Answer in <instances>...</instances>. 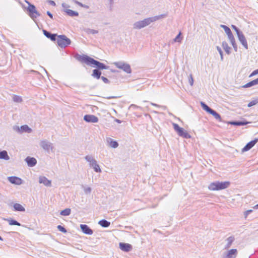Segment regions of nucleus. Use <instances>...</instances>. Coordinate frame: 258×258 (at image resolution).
<instances>
[{"label": "nucleus", "mask_w": 258, "mask_h": 258, "mask_svg": "<svg viewBox=\"0 0 258 258\" xmlns=\"http://www.w3.org/2000/svg\"><path fill=\"white\" fill-rule=\"evenodd\" d=\"M167 15L166 14L156 16L144 19L143 20L136 22L133 24V29H141L148 25L151 23L155 22L160 19L166 18Z\"/></svg>", "instance_id": "nucleus-1"}, {"label": "nucleus", "mask_w": 258, "mask_h": 258, "mask_svg": "<svg viewBox=\"0 0 258 258\" xmlns=\"http://www.w3.org/2000/svg\"><path fill=\"white\" fill-rule=\"evenodd\" d=\"M78 59L82 62L86 63L88 65H94L96 67L97 70L108 69L109 66H106L104 63L100 62L93 58H91L87 55H79Z\"/></svg>", "instance_id": "nucleus-2"}, {"label": "nucleus", "mask_w": 258, "mask_h": 258, "mask_svg": "<svg viewBox=\"0 0 258 258\" xmlns=\"http://www.w3.org/2000/svg\"><path fill=\"white\" fill-rule=\"evenodd\" d=\"M229 185L230 182L229 181H216L211 183L208 186V188L210 190H219L225 189L228 187Z\"/></svg>", "instance_id": "nucleus-3"}, {"label": "nucleus", "mask_w": 258, "mask_h": 258, "mask_svg": "<svg viewBox=\"0 0 258 258\" xmlns=\"http://www.w3.org/2000/svg\"><path fill=\"white\" fill-rule=\"evenodd\" d=\"M85 160L89 162V166L93 168L96 172L100 173L101 170L99 165L97 164L96 160L91 156L87 155L85 157Z\"/></svg>", "instance_id": "nucleus-4"}, {"label": "nucleus", "mask_w": 258, "mask_h": 258, "mask_svg": "<svg viewBox=\"0 0 258 258\" xmlns=\"http://www.w3.org/2000/svg\"><path fill=\"white\" fill-rule=\"evenodd\" d=\"M56 40L58 45L61 48H66L71 43V40L64 35H58Z\"/></svg>", "instance_id": "nucleus-5"}, {"label": "nucleus", "mask_w": 258, "mask_h": 258, "mask_svg": "<svg viewBox=\"0 0 258 258\" xmlns=\"http://www.w3.org/2000/svg\"><path fill=\"white\" fill-rule=\"evenodd\" d=\"M113 64L116 68L122 70L124 72L127 74H130L132 72V69L130 64L124 62L123 61L114 62Z\"/></svg>", "instance_id": "nucleus-6"}, {"label": "nucleus", "mask_w": 258, "mask_h": 258, "mask_svg": "<svg viewBox=\"0 0 258 258\" xmlns=\"http://www.w3.org/2000/svg\"><path fill=\"white\" fill-rule=\"evenodd\" d=\"M40 146L47 152H49L50 150L52 151L54 148L53 144L46 140L41 141Z\"/></svg>", "instance_id": "nucleus-7"}, {"label": "nucleus", "mask_w": 258, "mask_h": 258, "mask_svg": "<svg viewBox=\"0 0 258 258\" xmlns=\"http://www.w3.org/2000/svg\"><path fill=\"white\" fill-rule=\"evenodd\" d=\"M29 4L28 7L27 8L28 11L30 13V16L32 19L36 18L37 17L40 16V14L36 11V8L34 5L30 4L28 3Z\"/></svg>", "instance_id": "nucleus-8"}, {"label": "nucleus", "mask_w": 258, "mask_h": 258, "mask_svg": "<svg viewBox=\"0 0 258 258\" xmlns=\"http://www.w3.org/2000/svg\"><path fill=\"white\" fill-rule=\"evenodd\" d=\"M238 254L236 249H231L223 253L222 258H236Z\"/></svg>", "instance_id": "nucleus-9"}, {"label": "nucleus", "mask_w": 258, "mask_h": 258, "mask_svg": "<svg viewBox=\"0 0 258 258\" xmlns=\"http://www.w3.org/2000/svg\"><path fill=\"white\" fill-rule=\"evenodd\" d=\"M84 120L87 122L91 123H96L98 122V118L94 115L91 114H87L84 116Z\"/></svg>", "instance_id": "nucleus-10"}, {"label": "nucleus", "mask_w": 258, "mask_h": 258, "mask_svg": "<svg viewBox=\"0 0 258 258\" xmlns=\"http://www.w3.org/2000/svg\"><path fill=\"white\" fill-rule=\"evenodd\" d=\"M258 142V139H255L248 142L242 149V152H246L251 149Z\"/></svg>", "instance_id": "nucleus-11"}, {"label": "nucleus", "mask_w": 258, "mask_h": 258, "mask_svg": "<svg viewBox=\"0 0 258 258\" xmlns=\"http://www.w3.org/2000/svg\"><path fill=\"white\" fill-rule=\"evenodd\" d=\"M8 179L11 183L16 185H20L22 183V180L17 176H10L8 177Z\"/></svg>", "instance_id": "nucleus-12"}, {"label": "nucleus", "mask_w": 258, "mask_h": 258, "mask_svg": "<svg viewBox=\"0 0 258 258\" xmlns=\"http://www.w3.org/2000/svg\"><path fill=\"white\" fill-rule=\"evenodd\" d=\"M238 40L241 43V44L243 46V47L246 49H248V45L247 43V41L245 39V36H244L242 32L239 33L237 35Z\"/></svg>", "instance_id": "nucleus-13"}, {"label": "nucleus", "mask_w": 258, "mask_h": 258, "mask_svg": "<svg viewBox=\"0 0 258 258\" xmlns=\"http://www.w3.org/2000/svg\"><path fill=\"white\" fill-rule=\"evenodd\" d=\"M80 228L82 232L88 235H92L93 233V230L86 224H81Z\"/></svg>", "instance_id": "nucleus-14"}, {"label": "nucleus", "mask_w": 258, "mask_h": 258, "mask_svg": "<svg viewBox=\"0 0 258 258\" xmlns=\"http://www.w3.org/2000/svg\"><path fill=\"white\" fill-rule=\"evenodd\" d=\"M43 34L48 38L50 39L51 41H55L56 37L58 35L57 34H52L46 30H43Z\"/></svg>", "instance_id": "nucleus-15"}, {"label": "nucleus", "mask_w": 258, "mask_h": 258, "mask_svg": "<svg viewBox=\"0 0 258 258\" xmlns=\"http://www.w3.org/2000/svg\"><path fill=\"white\" fill-rule=\"evenodd\" d=\"M39 182L40 183H42L44 185L50 187L51 185V180L48 179L45 176H40L39 177Z\"/></svg>", "instance_id": "nucleus-16"}, {"label": "nucleus", "mask_w": 258, "mask_h": 258, "mask_svg": "<svg viewBox=\"0 0 258 258\" xmlns=\"http://www.w3.org/2000/svg\"><path fill=\"white\" fill-rule=\"evenodd\" d=\"M119 248L124 251L128 252L132 250V246L128 243L120 242L119 243Z\"/></svg>", "instance_id": "nucleus-17"}, {"label": "nucleus", "mask_w": 258, "mask_h": 258, "mask_svg": "<svg viewBox=\"0 0 258 258\" xmlns=\"http://www.w3.org/2000/svg\"><path fill=\"white\" fill-rule=\"evenodd\" d=\"M25 160L29 167H33L37 163L36 159L33 157H27Z\"/></svg>", "instance_id": "nucleus-18"}, {"label": "nucleus", "mask_w": 258, "mask_h": 258, "mask_svg": "<svg viewBox=\"0 0 258 258\" xmlns=\"http://www.w3.org/2000/svg\"><path fill=\"white\" fill-rule=\"evenodd\" d=\"M177 133L178 136L185 139H190L191 138L190 135L183 128H181Z\"/></svg>", "instance_id": "nucleus-19"}, {"label": "nucleus", "mask_w": 258, "mask_h": 258, "mask_svg": "<svg viewBox=\"0 0 258 258\" xmlns=\"http://www.w3.org/2000/svg\"><path fill=\"white\" fill-rule=\"evenodd\" d=\"M228 37L232 45L233 46L234 50L235 51H237V45H236V43L235 42V38L232 34V33H231L230 34L228 35Z\"/></svg>", "instance_id": "nucleus-20"}, {"label": "nucleus", "mask_w": 258, "mask_h": 258, "mask_svg": "<svg viewBox=\"0 0 258 258\" xmlns=\"http://www.w3.org/2000/svg\"><path fill=\"white\" fill-rule=\"evenodd\" d=\"M228 37L232 45L233 46L234 50L235 51H237V45H236V43L235 42V38L232 34V33H231L230 34L228 35Z\"/></svg>", "instance_id": "nucleus-21"}, {"label": "nucleus", "mask_w": 258, "mask_h": 258, "mask_svg": "<svg viewBox=\"0 0 258 258\" xmlns=\"http://www.w3.org/2000/svg\"><path fill=\"white\" fill-rule=\"evenodd\" d=\"M228 37L232 45L233 46L234 50L235 51H237V45H236V43L235 42V38L232 34V33H231L230 34L228 35Z\"/></svg>", "instance_id": "nucleus-22"}, {"label": "nucleus", "mask_w": 258, "mask_h": 258, "mask_svg": "<svg viewBox=\"0 0 258 258\" xmlns=\"http://www.w3.org/2000/svg\"><path fill=\"white\" fill-rule=\"evenodd\" d=\"M228 37L232 45L233 46L234 50L235 51H237V45H236V43L235 42V38L232 34V33H231L230 34L228 35Z\"/></svg>", "instance_id": "nucleus-23"}, {"label": "nucleus", "mask_w": 258, "mask_h": 258, "mask_svg": "<svg viewBox=\"0 0 258 258\" xmlns=\"http://www.w3.org/2000/svg\"><path fill=\"white\" fill-rule=\"evenodd\" d=\"M228 37L232 45L233 46L234 50L235 51H237V45H236V43L235 42V38L232 34V33H231L230 34L228 35Z\"/></svg>", "instance_id": "nucleus-24"}, {"label": "nucleus", "mask_w": 258, "mask_h": 258, "mask_svg": "<svg viewBox=\"0 0 258 258\" xmlns=\"http://www.w3.org/2000/svg\"><path fill=\"white\" fill-rule=\"evenodd\" d=\"M17 130L19 132L23 133V132H27L30 133L32 130L27 125H22L20 128L18 126L17 127Z\"/></svg>", "instance_id": "nucleus-25"}, {"label": "nucleus", "mask_w": 258, "mask_h": 258, "mask_svg": "<svg viewBox=\"0 0 258 258\" xmlns=\"http://www.w3.org/2000/svg\"><path fill=\"white\" fill-rule=\"evenodd\" d=\"M107 142L109 146L112 148H116L118 146V143L116 141H114L110 138H108L107 139Z\"/></svg>", "instance_id": "nucleus-26"}, {"label": "nucleus", "mask_w": 258, "mask_h": 258, "mask_svg": "<svg viewBox=\"0 0 258 258\" xmlns=\"http://www.w3.org/2000/svg\"><path fill=\"white\" fill-rule=\"evenodd\" d=\"M250 123V122H248L246 121H233L230 122V124L234 125L236 126H241L246 125L248 123Z\"/></svg>", "instance_id": "nucleus-27"}, {"label": "nucleus", "mask_w": 258, "mask_h": 258, "mask_svg": "<svg viewBox=\"0 0 258 258\" xmlns=\"http://www.w3.org/2000/svg\"><path fill=\"white\" fill-rule=\"evenodd\" d=\"M234 240H235V238L233 236H231L228 237L226 239V241L227 242L225 245V249L229 248L231 246L232 243L234 241Z\"/></svg>", "instance_id": "nucleus-28"}, {"label": "nucleus", "mask_w": 258, "mask_h": 258, "mask_svg": "<svg viewBox=\"0 0 258 258\" xmlns=\"http://www.w3.org/2000/svg\"><path fill=\"white\" fill-rule=\"evenodd\" d=\"M14 211L19 212H25V209L21 204L16 203L13 206Z\"/></svg>", "instance_id": "nucleus-29"}, {"label": "nucleus", "mask_w": 258, "mask_h": 258, "mask_svg": "<svg viewBox=\"0 0 258 258\" xmlns=\"http://www.w3.org/2000/svg\"><path fill=\"white\" fill-rule=\"evenodd\" d=\"M0 159H4L6 160H9L10 159V157L6 151L3 150L0 151Z\"/></svg>", "instance_id": "nucleus-30"}, {"label": "nucleus", "mask_w": 258, "mask_h": 258, "mask_svg": "<svg viewBox=\"0 0 258 258\" xmlns=\"http://www.w3.org/2000/svg\"><path fill=\"white\" fill-rule=\"evenodd\" d=\"M101 72L100 70L97 69H95L93 70V73L92 74V76L97 79H99L101 78Z\"/></svg>", "instance_id": "nucleus-31"}, {"label": "nucleus", "mask_w": 258, "mask_h": 258, "mask_svg": "<svg viewBox=\"0 0 258 258\" xmlns=\"http://www.w3.org/2000/svg\"><path fill=\"white\" fill-rule=\"evenodd\" d=\"M222 47L226 53L228 54H229L230 52L231 48L228 46V43L226 41H223L222 42Z\"/></svg>", "instance_id": "nucleus-32"}, {"label": "nucleus", "mask_w": 258, "mask_h": 258, "mask_svg": "<svg viewBox=\"0 0 258 258\" xmlns=\"http://www.w3.org/2000/svg\"><path fill=\"white\" fill-rule=\"evenodd\" d=\"M98 224L102 227L106 228L110 226V222L106 220L103 219L99 221Z\"/></svg>", "instance_id": "nucleus-33"}, {"label": "nucleus", "mask_w": 258, "mask_h": 258, "mask_svg": "<svg viewBox=\"0 0 258 258\" xmlns=\"http://www.w3.org/2000/svg\"><path fill=\"white\" fill-rule=\"evenodd\" d=\"M81 187L83 189L85 195H89L92 191V188L86 185L82 184Z\"/></svg>", "instance_id": "nucleus-34"}, {"label": "nucleus", "mask_w": 258, "mask_h": 258, "mask_svg": "<svg viewBox=\"0 0 258 258\" xmlns=\"http://www.w3.org/2000/svg\"><path fill=\"white\" fill-rule=\"evenodd\" d=\"M66 13L71 17L78 16L79 13L77 12L74 11L72 10L66 9L65 10Z\"/></svg>", "instance_id": "nucleus-35"}, {"label": "nucleus", "mask_w": 258, "mask_h": 258, "mask_svg": "<svg viewBox=\"0 0 258 258\" xmlns=\"http://www.w3.org/2000/svg\"><path fill=\"white\" fill-rule=\"evenodd\" d=\"M209 113L213 115V116H214L216 119L218 120L219 121H221V117L220 115L216 111L212 109Z\"/></svg>", "instance_id": "nucleus-36"}, {"label": "nucleus", "mask_w": 258, "mask_h": 258, "mask_svg": "<svg viewBox=\"0 0 258 258\" xmlns=\"http://www.w3.org/2000/svg\"><path fill=\"white\" fill-rule=\"evenodd\" d=\"M201 105L203 109L209 113L210 112V111L212 110V108H211L210 107H209L206 103H205L204 102H201Z\"/></svg>", "instance_id": "nucleus-37"}, {"label": "nucleus", "mask_w": 258, "mask_h": 258, "mask_svg": "<svg viewBox=\"0 0 258 258\" xmlns=\"http://www.w3.org/2000/svg\"><path fill=\"white\" fill-rule=\"evenodd\" d=\"M71 210L70 208H67L60 212V215L62 216H67L71 214Z\"/></svg>", "instance_id": "nucleus-38"}, {"label": "nucleus", "mask_w": 258, "mask_h": 258, "mask_svg": "<svg viewBox=\"0 0 258 258\" xmlns=\"http://www.w3.org/2000/svg\"><path fill=\"white\" fill-rule=\"evenodd\" d=\"M7 221H8L9 224L10 225H17L19 226H21V224L15 220L10 219H8Z\"/></svg>", "instance_id": "nucleus-39"}, {"label": "nucleus", "mask_w": 258, "mask_h": 258, "mask_svg": "<svg viewBox=\"0 0 258 258\" xmlns=\"http://www.w3.org/2000/svg\"><path fill=\"white\" fill-rule=\"evenodd\" d=\"M84 31L88 34H97L98 33V30L91 29L90 28L84 29Z\"/></svg>", "instance_id": "nucleus-40"}, {"label": "nucleus", "mask_w": 258, "mask_h": 258, "mask_svg": "<svg viewBox=\"0 0 258 258\" xmlns=\"http://www.w3.org/2000/svg\"><path fill=\"white\" fill-rule=\"evenodd\" d=\"M220 27L224 30L225 33H226V34L227 35L232 33L231 30L227 26L224 25H221Z\"/></svg>", "instance_id": "nucleus-41"}, {"label": "nucleus", "mask_w": 258, "mask_h": 258, "mask_svg": "<svg viewBox=\"0 0 258 258\" xmlns=\"http://www.w3.org/2000/svg\"><path fill=\"white\" fill-rule=\"evenodd\" d=\"M13 100L15 102H17V103H20V102H22V98L20 96L16 95H13Z\"/></svg>", "instance_id": "nucleus-42"}, {"label": "nucleus", "mask_w": 258, "mask_h": 258, "mask_svg": "<svg viewBox=\"0 0 258 258\" xmlns=\"http://www.w3.org/2000/svg\"><path fill=\"white\" fill-rule=\"evenodd\" d=\"M258 103V100H252L251 101H250L247 105V106L248 107H252V106L256 104L257 103Z\"/></svg>", "instance_id": "nucleus-43"}, {"label": "nucleus", "mask_w": 258, "mask_h": 258, "mask_svg": "<svg viewBox=\"0 0 258 258\" xmlns=\"http://www.w3.org/2000/svg\"><path fill=\"white\" fill-rule=\"evenodd\" d=\"M57 228L59 231H60L63 233H65L67 231V230L66 229V228L62 226L61 225H58Z\"/></svg>", "instance_id": "nucleus-44"}, {"label": "nucleus", "mask_w": 258, "mask_h": 258, "mask_svg": "<svg viewBox=\"0 0 258 258\" xmlns=\"http://www.w3.org/2000/svg\"><path fill=\"white\" fill-rule=\"evenodd\" d=\"M181 32H179V34L176 36V37L174 39V41L180 42L181 41V38L180 37Z\"/></svg>", "instance_id": "nucleus-45"}, {"label": "nucleus", "mask_w": 258, "mask_h": 258, "mask_svg": "<svg viewBox=\"0 0 258 258\" xmlns=\"http://www.w3.org/2000/svg\"><path fill=\"white\" fill-rule=\"evenodd\" d=\"M253 86H254V83H253V81H251L246 83L244 85H243V88H249V87H251Z\"/></svg>", "instance_id": "nucleus-46"}, {"label": "nucleus", "mask_w": 258, "mask_h": 258, "mask_svg": "<svg viewBox=\"0 0 258 258\" xmlns=\"http://www.w3.org/2000/svg\"><path fill=\"white\" fill-rule=\"evenodd\" d=\"M174 130L177 133L182 127H180L177 124L173 123Z\"/></svg>", "instance_id": "nucleus-47"}, {"label": "nucleus", "mask_w": 258, "mask_h": 258, "mask_svg": "<svg viewBox=\"0 0 258 258\" xmlns=\"http://www.w3.org/2000/svg\"><path fill=\"white\" fill-rule=\"evenodd\" d=\"M216 48L220 55L221 60H223V52L222 51L221 48L219 46H218L216 47Z\"/></svg>", "instance_id": "nucleus-48"}, {"label": "nucleus", "mask_w": 258, "mask_h": 258, "mask_svg": "<svg viewBox=\"0 0 258 258\" xmlns=\"http://www.w3.org/2000/svg\"><path fill=\"white\" fill-rule=\"evenodd\" d=\"M150 104L153 105V106H156L157 107H160V108H162L163 110H166L167 107L166 106H162V105H158L157 104H156V103H153V102H151Z\"/></svg>", "instance_id": "nucleus-49"}, {"label": "nucleus", "mask_w": 258, "mask_h": 258, "mask_svg": "<svg viewBox=\"0 0 258 258\" xmlns=\"http://www.w3.org/2000/svg\"><path fill=\"white\" fill-rule=\"evenodd\" d=\"M232 28L236 31L237 35L239 33H241L242 32L235 25H232Z\"/></svg>", "instance_id": "nucleus-50"}, {"label": "nucleus", "mask_w": 258, "mask_h": 258, "mask_svg": "<svg viewBox=\"0 0 258 258\" xmlns=\"http://www.w3.org/2000/svg\"><path fill=\"white\" fill-rule=\"evenodd\" d=\"M130 108H134V109H136V108H139L141 110H142V108L140 106H137L135 104H131L130 106Z\"/></svg>", "instance_id": "nucleus-51"}, {"label": "nucleus", "mask_w": 258, "mask_h": 258, "mask_svg": "<svg viewBox=\"0 0 258 258\" xmlns=\"http://www.w3.org/2000/svg\"><path fill=\"white\" fill-rule=\"evenodd\" d=\"M100 78L106 84H108L110 82V81H109V80L107 78H105V77H104L103 76L101 77Z\"/></svg>", "instance_id": "nucleus-52"}, {"label": "nucleus", "mask_w": 258, "mask_h": 258, "mask_svg": "<svg viewBox=\"0 0 258 258\" xmlns=\"http://www.w3.org/2000/svg\"><path fill=\"white\" fill-rule=\"evenodd\" d=\"M189 84L191 85V86H192L193 85V84H194V79H193V78L192 77V75H190L189 77Z\"/></svg>", "instance_id": "nucleus-53"}, {"label": "nucleus", "mask_w": 258, "mask_h": 258, "mask_svg": "<svg viewBox=\"0 0 258 258\" xmlns=\"http://www.w3.org/2000/svg\"><path fill=\"white\" fill-rule=\"evenodd\" d=\"M258 74V69L257 70H255L254 71H253L251 74L249 75V77H251L253 76H255L256 75Z\"/></svg>", "instance_id": "nucleus-54"}, {"label": "nucleus", "mask_w": 258, "mask_h": 258, "mask_svg": "<svg viewBox=\"0 0 258 258\" xmlns=\"http://www.w3.org/2000/svg\"><path fill=\"white\" fill-rule=\"evenodd\" d=\"M48 2L49 3V4L50 5H51V6H55V3L53 1H51V0H49L48 1Z\"/></svg>", "instance_id": "nucleus-55"}, {"label": "nucleus", "mask_w": 258, "mask_h": 258, "mask_svg": "<svg viewBox=\"0 0 258 258\" xmlns=\"http://www.w3.org/2000/svg\"><path fill=\"white\" fill-rule=\"evenodd\" d=\"M47 15L51 18V19H53V15L52 14L49 12V11H47Z\"/></svg>", "instance_id": "nucleus-56"}, {"label": "nucleus", "mask_w": 258, "mask_h": 258, "mask_svg": "<svg viewBox=\"0 0 258 258\" xmlns=\"http://www.w3.org/2000/svg\"><path fill=\"white\" fill-rule=\"evenodd\" d=\"M252 81L254 83V85H258V78L252 80Z\"/></svg>", "instance_id": "nucleus-57"}, {"label": "nucleus", "mask_w": 258, "mask_h": 258, "mask_svg": "<svg viewBox=\"0 0 258 258\" xmlns=\"http://www.w3.org/2000/svg\"><path fill=\"white\" fill-rule=\"evenodd\" d=\"M62 7L64 8H67L69 7V6L68 5L66 4L65 3L62 4Z\"/></svg>", "instance_id": "nucleus-58"}, {"label": "nucleus", "mask_w": 258, "mask_h": 258, "mask_svg": "<svg viewBox=\"0 0 258 258\" xmlns=\"http://www.w3.org/2000/svg\"><path fill=\"white\" fill-rule=\"evenodd\" d=\"M252 211V210H247L245 212V215H247L248 214H249V213H250Z\"/></svg>", "instance_id": "nucleus-59"}, {"label": "nucleus", "mask_w": 258, "mask_h": 258, "mask_svg": "<svg viewBox=\"0 0 258 258\" xmlns=\"http://www.w3.org/2000/svg\"><path fill=\"white\" fill-rule=\"evenodd\" d=\"M116 97L115 96H108V97H106V98L108 99H112V98H116Z\"/></svg>", "instance_id": "nucleus-60"}, {"label": "nucleus", "mask_w": 258, "mask_h": 258, "mask_svg": "<svg viewBox=\"0 0 258 258\" xmlns=\"http://www.w3.org/2000/svg\"><path fill=\"white\" fill-rule=\"evenodd\" d=\"M115 121L117 122V123H120L121 122V120L118 119H115Z\"/></svg>", "instance_id": "nucleus-61"}, {"label": "nucleus", "mask_w": 258, "mask_h": 258, "mask_svg": "<svg viewBox=\"0 0 258 258\" xmlns=\"http://www.w3.org/2000/svg\"><path fill=\"white\" fill-rule=\"evenodd\" d=\"M254 209H258V204L257 205H256L254 207H253Z\"/></svg>", "instance_id": "nucleus-62"}, {"label": "nucleus", "mask_w": 258, "mask_h": 258, "mask_svg": "<svg viewBox=\"0 0 258 258\" xmlns=\"http://www.w3.org/2000/svg\"><path fill=\"white\" fill-rule=\"evenodd\" d=\"M0 240L3 241V238L0 236Z\"/></svg>", "instance_id": "nucleus-63"}, {"label": "nucleus", "mask_w": 258, "mask_h": 258, "mask_svg": "<svg viewBox=\"0 0 258 258\" xmlns=\"http://www.w3.org/2000/svg\"><path fill=\"white\" fill-rule=\"evenodd\" d=\"M153 112L155 113H158V112L156 111H153Z\"/></svg>", "instance_id": "nucleus-64"}]
</instances>
